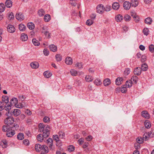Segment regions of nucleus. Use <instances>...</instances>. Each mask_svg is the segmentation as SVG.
I'll return each instance as SVG.
<instances>
[{"instance_id":"obj_55","label":"nucleus","mask_w":154,"mask_h":154,"mask_svg":"<svg viewBox=\"0 0 154 154\" xmlns=\"http://www.w3.org/2000/svg\"><path fill=\"white\" fill-rule=\"evenodd\" d=\"M56 146L58 147H59L61 146L62 145V143L61 142V141L59 140L57 141H56Z\"/></svg>"},{"instance_id":"obj_42","label":"nucleus","mask_w":154,"mask_h":154,"mask_svg":"<svg viewBox=\"0 0 154 154\" xmlns=\"http://www.w3.org/2000/svg\"><path fill=\"white\" fill-rule=\"evenodd\" d=\"M5 7L4 4L1 3L0 4V12H2L4 11Z\"/></svg>"},{"instance_id":"obj_48","label":"nucleus","mask_w":154,"mask_h":154,"mask_svg":"<svg viewBox=\"0 0 154 154\" xmlns=\"http://www.w3.org/2000/svg\"><path fill=\"white\" fill-rule=\"evenodd\" d=\"M44 34L45 35V36L47 38H49L51 37V33L49 32V31H48L47 32H45L44 33Z\"/></svg>"},{"instance_id":"obj_30","label":"nucleus","mask_w":154,"mask_h":154,"mask_svg":"<svg viewBox=\"0 0 154 154\" xmlns=\"http://www.w3.org/2000/svg\"><path fill=\"white\" fill-rule=\"evenodd\" d=\"M152 22V19L150 17L146 18L145 20V22L146 23L150 25Z\"/></svg>"},{"instance_id":"obj_61","label":"nucleus","mask_w":154,"mask_h":154,"mask_svg":"<svg viewBox=\"0 0 154 154\" xmlns=\"http://www.w3.org/2000/svg\"><path fill=\"white\" fill-rule=\"evenodd\" d=\"M43 120L44 122H47L49 121L50 118L48 117L45 116Z\"/></svg>"},{"instance_id":"obj_63","label":"nucleus","mask_w":154,"mask_h":154,"mask_svg":"<svg viewBox=\"0 0 154 154\" xmlns=\"http://www.w3.org/2000/svg\"><path fill=\"white\" fill-rule=\"evenodd\" d=\"M146 60V56L145 55H142L141 57V62H144Z\"/></svg>"},{"instance_id":"obj_45","label":"nucleus","mask_w":154,"mask_h":154,"mask_svg":"<svg viewBox=\"0 0 154 154\" xmlns=\"http://www.w3.org/2000/svg\"><path fill=\"white\" fill-rule=\"evenodd\" d=\"M14 16L13 13L12 12H9L8 14V18L9 20H11L14 19Z\"/></svg>"},{"instance_id":"obj_59","label":"nucleus","mask_w":154,"mask_h":154,"mask_svg":"<svg viewBox=\"0 0 154 154\" xmlns=\"http://www.w3.org/2000/svg\"><path fill=\"white\" fill-rule=\"evenodd\" d=\"M130 72V69L129 68L126 69L124 72L125 74L126 75H128Z\"/></svg>"},{"instance_id":"obj_12","label":"nucleus","mask_w":154,"mask_h":154,"mask_svg":"<svg viewBox=\"0 0 154 154\" xmlns=\"http://www.w3.org/2000/svg\"><path fill=\"white\" fill-rule=\"evenodd\" d=\"M65 62L67 64L71 65L72 63V60L70 57H68L66 58Z\"/></svg>"},{"instance_id":"obj_56","label":"nucleus","mask_w":154,"mask_h":154,"mask_svg":"<svg viewBox=\"0 0 154 154\" xmlns=\"http://www.w3.org/2000/svg\"><path fill=\"white\" fill-rule=\"evenodd\" d=\"M53 139L51 138H49L46 141V143L47 144H49L53 143Z\"/></svg>"},{"instance_id":"obj_41","label":"nucleus","mask_w":154,"mask_h":154,"mask_svg":"<svg viewBox=\"0 0 154 154\" xmlns=\"http://www.w3.org/2000/svg\"><path fill=\"white\" fill-rule=\"evenodd\" d=\"M102 83L101 81L98 79H96L94 82V83L97 86L100 85Z\"/></svg>"},{"instance_id":"obj_46","label":"nucleus","mask_w":154,"mask_h":154,"mask_svg":"<svg viewBox=\"0 0 154 154\" xmlns=\"http://www.w3.org/2000/svg\"><path fill=\"white\" fill-rule=\"evenodd\" d=\"M56 60L57 61H61L62 59V56L60 54H57L55 56Z\"/></svg>"},{"instance_id":"obj_25","label":"nucleus","mask_w":154,"mask_h":154,"mask_svg":"<svg viewBox=\"0 0 154 154\" xmlns=\"http://www.w3.org/2000/svg\"><path fill=\"white\" fill-rule=\"evenodd\" d=\"M130 3L131 5H132V6L134 7H137L138 4L137 0H131Z\"/></svg>"},{"instance_id":"obj_24","label":"nucleus","mask_w":154,"mask_h":154,"mask_svg":"<svg viewBox=\"0 0 154 154\" xmlns=\"http://www.w3.org/2000/svg\"><path fill=\"white\" fill-rule=\"evenodd\" d=\"M49 48L50 50L53 52H55L57 51V47L54 45H50Z\"/></svg>"},{"instance_id":"obj_21","label":"nucleus","mask_w":154,"mask_h":154,"mask_svg":"<svg viewBox=\"0 0 154 154\" xmlns=\"http://www.w3.org/2000/svg\"><path fill=\"white\" fill-rule=\"evenodd\" d=\"M28 39V36L26 34L22 33L20 37V39L23 41H26Z\"/></svg>"},{"instance_id":"obj_60","label":"nucleus","mask_w":154,"mask_h":154,"mask_svg":"<svg viewBox=\"0 0 154 154\" xmlns=\"http://www.w3.org/2000/svg\"><path fill=\"white\" fill-rule=\"evenodd\" d=\"M60 137L63 138L65 136V134L64 132L62 131H60L58 133Z\"/></svg>"},{"instance_id":"obj_26","label":"nucleus","mask_w":154,"mask_h":154,"mask_svg":"<svg viewBox=\"0 0 154 154\" xmlns=\"http://www.w3.org/2000/svg\"><path fill=\"white\" fill-rule=\"evenodd\" d=\"M13 127V126H11L8 125H7L6 126L4 125L2 127V130L3 131L7 132L8 129H9V128H12Z\"/></svg>"},{"instance_id":"obj_20","label":"nucleus","mask_w":154,"mask_h":154,"mask_svg":"<svg viewBox=\"0 0 154 154\" xmlns=\"http://www.w3.org/2000/svg\"><path fill=\"white\" fill-rule=\"evenodd\" d=\"M26 106V104L25 102H23L21 103H19L16 106V107L19 108H22Z\"/></svg>"},{"instance_id":"obj_4","label":"nucleus","mask_w":154,"mask_h":154,"mask_svg":"<svg viewBox=\"0 0 154 154\" xmlns=\"http://www.w3.org/2000/svg\"><path fill=\"white\" fill-rule=\"evenodd\" d=\"M12 128H9L6 133V135L8 137H11L15 134V131L12 130Z\"/></svg>"},{"instance_id":"obj_23","label":"nucleus","mask_w":154,"mask_h":154,"mask_svg":"<svg viewBox=\"0 0 154 154\" xmlns=\"http://www.w3.org/2000/svg\"><path fill=\"white\" fill-rule=\"evenodd\" d=\"M47 137H44L43 136V134H38L37 137V139L38 141L42 142V141L44 138H46Z\"/></svg>"},{"instance_id":"obj_27","label":"nucleus","mask_w":154,"mask_h":154,"mask_svg":"<svg viewBox=\"0 0 154 154\" xmlns=\"http://www.w3.org/2000/svg\"><path fill=\"white\" fill-rule=\"evenodd\" d=\"M5 5L7 8H10L12 6V2L10 0H7L5 2Z\"/></svg>"},{"instance_id":"obj_52","label":"nucleus","mask_w":154,"mask_h":154,"mask_svg":"<svg viewBox=\"0 0 154 154\" xmlns=\"http://www.w3.org/2000/svg\"><path fill=\"white\" fill-rule=\"evenodd\" d=\"M136 141L137 143L140 144L143 142V138H142L138 137L136 139Z\"/></svg>"},{"instance_id":"obj_37","label":"nucleus","mask_w":154,"mask_h":154,"mask_svg":"<svg viewBox=\"0 0 154 154\" xmlns=\"http://www.w3.org/2000/svg\"><path fill=\"white\" fill-rule=\"evenodd\" d=\"M32 41L34 45L35 46H38L40 45V43L36 39H32Z\"/></svg>"},{"instance_id":"obj_51","label":"nucleus","mask_w":154,"mask_h":154,"mask_svg":"<svg viewBox=\"0 0 154 154\" xmlns=\"http://www.w3.org/2000/svg\"><path fill=\"white\" fill-rule=\"evenodd\" d=\"M149 30L147 28H144L143 30V32L144 34L146 35H148L149 33Z\"/></svg>"},{"instance_id":"obj_53","label":"nucleus","mask_w":154,"mask_h":154,"mask_svg":"<svg viewBox=\"0 0 154 154\" xmlns=\"http://www.w3.org/2000/svg\"><path fill=\"white\" fill-rule=\"evenodd\" d=\"M48 27L46 26H44L42 28V33H44L45 32H48Z\"/></svg>"},{"instance_id":"obj_50","label":"nucleus","mask_w":154,"mask_h":154,"mask_svg":"<svg viewBox=\"0 0 154 154\" xmlns=\"http://www.w3.org/2000/svg\"><path fill=\"white\" fill-rule=\"evenodd\" d=\"M93 20L91 19H88L87 20L86 22V24L87 25L90 26L93 23Z\"/></svg>"},{"instance_id":"obj_44","label":"nucleus","mask_w":154,"mask_h":154,"mask_svg":"<svg viewBox=\"0 0 154 154\" xmlns=\"http://www.w3.org/2000/svg\"><path fill=\"white\" fill-rule=\"evenodd\" d=\"M45 12L43 9L39 10L38 12V14L40 16H42L44 15Z\"/></svg>"},{"instance_id":"obj_33","label":"nucleus","mask_w":154,"mask_h":154,"mask_svg":"<svg viewBox=\"0 0 154 154\" xmlns=\"http://www.w3.org/2000/svg\"><path fill=\"white\" fill-rule=\"evenodd\" d=\"M26 27L22 23L19 25V29L21 31H24L25 30Z\"/></svg>"},{"instance_id":"obj_22","label":"nucleus","mask_w":154,"mask_h":154,"mask_svg":"<svg viewBox=\"0 0 154 154\" xmlns=\"http://www.w3.org/2000/svg\"><path fill=\"white\" fill-rule=\"evenodd\" d=\"M132 82L130 80L127 81L125 83V84L124 85V86H126L128 88H130L132 86Z\"/></svg>"},{"instance_id":"obj_8","label":"nucleus","mask_w":154,"mask_h":154,"mask_svg":"<svg viewBox=\"0 0 154 154\" xmlns=\"http://www.w3.org/2000/svg\"><path fill=\"white\" fill-rule=\"evenodd\" d=\"M131 6V4L129 2L125 1L123 4V7L124 9L126 10H129Z\"/></svg>"},{"instance_id":"obj_43","label":"nucleus","mask_w":154,"mask_h":154,"mask_svg":"<svg viewBox=\"0 0 154 154\" xmlns=\"http://www.w3.org/2000/svg\"><path fill=\"white\" fill-rule=\"evenodd\" d=\"M70 72L72 76H75L77 75V71L74 69H71Z\"/></svg>"},{"instance_id":"obj_7","label":"nucleus","mask_w":154,"mask_h":154,"mask_svg":"<svg viewBox=\"0 0 154 154\" xmlns=\"http://www.w3.org/2000/svg\"><path fill=\"white\" fill-rule=\"evenodd\" d=\"M17 19L21 21L24 19V17L23 15L21 13H17L15 15Z\"/></svg>"},{"instance_id":"obj_14","label":"nucleus","mask_w":154,"mask_h":154,"mask_svg":"<svg viewBox=\"0 0 154 154\" xmlns=\"http://www.w3.org/2000/svg\"><path fill=\"white\" fill-rule=\"evenodd\" d=\"M35 148L37 151L42 150L43 148V145L42 146L39 144H37L35 145Z\"/></svg>"},{"instance_id":"obj_10","label":"nucleus","mask_w":154,"mask_h":154,"mask_svg":"<svg viewBox=\"0 0 154 154\" xmlns=\"http://www.w3.org/2000/svg\"><path fill=\"white\" fill-rule=\"evenodd\" d=\"M134 72L135 75H140L141 73V69L140 67H137L135 68Z\"/></svg>"},{"instance_id":"obj_36","label":"nucleus","mask_w":154,"mask_h":154,"mask_svg":"<svg viewBox=\"0 0 154 154\" xmlns=\"http://www.w3.org/2000/svg\"><path fill=\"white\" fill-rule=\"evenodd\" d=\"M121 88V91L123 93H125L127 91V87L126 86H124V85H122Z\"/></svg>"},{"instance_id":"obj_62","label":"nucleus","mask_w":154,"mask_h":154,"mask_svg":"<svg viewBox=\"0 0 154 154\" xmlns=\"http://www.w3.org/2000/svg\"><path fill=\"white\" fill-rule=\"evenodd\" d=\"M147 136L148 137V138H152L153 136V134L152 133V131H150L149 132L147 133Z\"/></svg>"},{"instance_id":"obj_54","label":"nucleus","mask_w":154,"mask_h":154,"mask_svg":"<svg viewBox=\"0 0 154 154\" xmlns=\"http://www.w3.org/2000/svg\"><path fill=\"white\" fill-rule=\"evenodd\" d=\"M75 66L78 69L82 68V64L81 63H77L75 64Z\"/></svg>"},{"instance_id":"obj_5","label":"nucleus","mask_w":154,"mask_h":154,"mask_svg":"<svg viewBox=\"0 0 154 154\" xmlns=\"http://www.w3.org/2000/svg\"><path fill=\"white\" fill-rule=\"evenodd\" d=\"M97 11L99 14H102L104 11L105 8L102 5H98L96 8Z\"/></svg>"},{"instance_id":"obj_47","label":"nucleus","mask_w":154,"mask_h":154,"mask_svg":"<svg viewBox=\"0 0 154 154\" xmlns=\"http://www.w3.org/2000/svg\"><path fill=\"white\" fill-rule=\"evenodd\" d=\"M124 19L125 21H128L131 20V17L129 15L126 14L125 15Z\"/></svg>"},{"instance_id":"obj_34","label":"nucleus","mask_w":154,"mask_h":154,"mask_svg":"<svg viewBox=\"0 0 154 154\" xmlns=\"http://www.w3.org/2000/svg\"><path fill=\"white\" fill-rule=\"evenodd\" d=\"M144 125L145 128L147 129L149 128L151 126L150 123L147 121L145 122Z\"/></svg>"},{"instance_id":"obj_49","label":"nucleus","mask_w":154,"mask_h":154,"mask_svg":"<svg viewBox=\"0 0 154 154\" xmlns=\"http://www.w3.org/2000/svg\"><path fill=\"white\" fill-rule=\"evenodd\" d=\"M149 51L152 53L154 52V45L151 44L149 47Z\"/></svg>"},{"instance_id":"obj_2","label":"nucleus","mask_w":154,"mask_h":154,"mask_svg":"<svg viewBox=\"0 0 154 154\" xmlns=\"http://www.w3.org/2000/svg\"><path fill=\"white\" fill-rule=\"evenodd\" d=\"M18 103V100L16 98H13L10 100V104H6L4 108L6 110L11 109V106H16Z\"/></svg>"},{"instance_id":"obj_11","label":"nucleus","mask_w":154,"mask_h":154,"mask_svg":"<svg viewBox=\"0 0 154 154\" xmlns=\"http://www.w3.org/2000/svg\"><path fill=\"white\" fill-rule=\"evenodd\" d=\"M41 154H46L48 152V147L45 145H43V148L42 149Z\"/></svg>"},{"instance_id":"obj_38","label":"nucleus","mask_w":154,"mask_h":154,"mask_svg":"<svg viewBox=\"0 0 154 154\" xmlns=\"http://www.w3.org/2000/svg\"><path fill=\"white\" fill-rule=\"evenodd\" d=\"M85 79L86 81L88 82H91L93 80V78L91 76L88 75L86 76Z\"/></svg>"},{"instance_id":"obj_40","label":"nucleus","mask_w":154,"mask_h":154,"mask_svg":"<svg viewBox=\"0 0 154 154\" xmlns=\"http://www.w3.org/2000/svg\"><path fill=\"white\" fill-rule=\"evenodd\" d=\"M44 75L45 77L49 78L51 76V74L48 71H45L44 73Z\"/></svg>"},{"instance_id":"obj_15","label":"nucleus","mask_w":154,"mask_h":154,"mask_svg":"<svg viewBox=\"0 0 154 154\" xmlns=\"http://www.w3.org/2000/svg\"><path fill=\"white\" fill-rule=\"evenodd\" d=\"M141 115L143 117L148 119L149 118V115L148 112L146 111H144L142 112Z\"/></svg>"},{"instance_id":"obj_9","label":"nucleus","mask_w":154,"mask_h":154,"mask_svg":"<svg viewBox=\"0 0 154 154\" xmlns=\"http://www.w3.org/2000/svg\"><path fill=\"white\" fill-rule=\"evenodd\" d=\"M7 29L8 31L10 33H13L15 31V29L14 26L11 25L8 26Z\"/></svg>"},{"instance_id":"obj_19","label":"nucleus","mask_w":154,"mask_h":154,"mask_svg":"<svg viewBox=\"0 0 154 154\" xmlns=\"http://www.w3.org/2000/svg\"><path fill=\"white\" fill-rule=\"evenodd\" d=\"M119 3L114 2L112 5V8L113 9L115 10H117L119 7Z\"/></svg>"},{"instance_id":"obj_18","label":"nucleus","mask_w":154,"mask_h":154,"mask_svg":"<svg viewBox=\"0 0 154 154\" xmlns=\"http://www.w3.org/2000/svg\"><path fill=\"white\" fill-rule=\"evenodd\" d=\"M103 83L105 86H107L110 84V80L108 78H106L104 80Z\"/></svg>"},{"instance_id":"obj_28","label":"nucleus","mask_w":154,"mask_h":154,"mask_svg":"<svg viewBox=\"0 0 154 154\" xmlns=\"http://www.w3.org/2000/svg\"><path fill=\"white\" fill-rule=\"evenodd\" d=\"M123 79L122 78H118L116 80V84L117 85H119L122 84L121 82L123 81Z\"/></svg>"},{"instance_id":"obj_31","label":"nucleus","mask_w":154,"mask_h":154,"mask_svg":"<svg viewBox=\"0 0 154 154\" xmlns=\"http://www.w3.org/2000/svg\"><path fill=\"white\" fill-rule=\"evenodd\" d=\"M141 71H146L147 70L148 66L146 63H144L141 66V68H140Z\"/></svg>"},{"instance_id":"obj_16","label":"nucleus","mask_w":154,"mask_h":154,"mask_svg":"<svg viewBox=\"0 0 154 154\" xmlns=\"http://www.w3.org/2000/svg\"><path fill=\"white\" fill-rule=\"evenodd\" d=\"M123 19V16L120 14H118L115 17V20L117 22L121 21Z\"/></svg>"},{"instance_id":"obj_64","label":"nucleus","mask_w":154,"mask_h":154,"mask_svg":"<svg viewBox=\"0 0 154 154\" xmlns=\"http://www.w3.org/2000/svg\"><path fill=\"white\" fill-rule=\"evenodd\" d=\"M4 106L3 102L0 101V111L4 109Z\"/></svg>"},{"instance_id":"obj_6","label":"nucleus","mask_w":154,"mask_h":154,"mask_svg":"<svg viewBox=\"0 0 154 154\" xmlns=\"http://www.w3.org/2000/svg\"><path fill=\"white\" fill-rule=\"evenodd\" d=\"M20 110L18 109H15L12 110L11 113V115H13L15 116H17L21 113Z\"/></svg>"},{"instance_id":"obj_13","label":"nucleus","mask_w":154,"mask_h":154,"mask_svg":"<svg viewBox=\"0 0 154 154\" xmlns=\"http://www.w3.org/2000/svg\"><path fill=\"white\" fill-rule=\"evenodd\" d=\"M30 65L33 69H36L39 66V63L36 62H34L30 63Z\"/></svg>"},{"instance_id":"obj_1","label":"nucleus","mask_w":154,"mask_h":154,"mask_svg":"<svg viewBox=\"0 0 154 154\" xmlns=\"http://www.w3.org/2000/svg\"><path fill=\"white\" fill-rule=\"evenodd\" d=\"M39 131L43 132V136L44 137H48L50 134V126L48 125H45L40 123L38 125Z\"/></svg>"},{"instance_id":"obj_35","label":"nucleus","mask_w":154,"mask_h":154,"mask_svg":"<svg viewBox=\"0 0 154 154\" xmlns=\"http://www.w3.org/2000/svg\"><path fill=\"white\" fill-rule=\"evenodd\" d=\"M2 102L5 103H8L9 102L8 97L7 96H5L4 97H2Z\"/></svg>"},{"instance_id":"obj_39","label":"nucleus","mask_w":154,"mask_h":154,"mask_svg":"<svg viewBox=\"0 0 154 154\" xmlns=\"http://www.w3.org/2000/svg\"><path fill=\"white\" fill-rule=\"evenodd\" d=\"M17 139L20 140H22L24 138V135L22 133H19L17 137Z\"/></svg>"},{"instance_id":"obj_29","label":"nucleus","mask_w":154,"mask_h":154,"mask_svg":"<svg viewBox=\"0 0 154 154\" xmlns=\"http://www.w3.org/2000/svg\"><path fill=\"white\" fill-rule=\"evenodd\" d=\"M51 19V16L49 14H47L45 15L44 19L46 22L49 21Z\"/></svg>"},{"instance_id":"obj_17","label":"nucleus","mask_w":154,"mask_h":154,"mask_svg":"<svg viewBox=\"0 0 154 154\" xmlns=\"http://www.w3.org/2000/svg\"><path fill=\"white\" fill-rule=\"evenodd\" d=\"M138 79H139L136 76H133L130 80L132 82V84L134 83L135 84H136L138 81Z\"/></svg>"},{"instance_id":"obj_32","label":"nucleus","mask_w":154,"mask_h":154,"mask_svg":"<svg viewBox=\"0 0 154 154\" xmlns=\"http://www.w3.org/2000/svg\"><path fill=\"white\" fill-rule=\"evenodd\" d=\"M28 27L30 29L32 30L35 28L34 24L32 22L29 23L27 24Z\"/></svg>"},{"instance_id":"obj_58","label":"nucleus","mask_w":154,"mask_h":154,"mask_svg":"<svg viewBox=\"0 0 154 154\" xmlns=\"http://www.w3.org/2000/svg\"><path fill=\"white\" fill-rule=\"evenodd\" d=\"M147 133H145L144 134L143 136V137L142 138H143V140L146 141V140H148V136L147 135Z\"/></svg>"},{"instance_id":"obj_57","label":"nucleus","mask_w":154,"mask_h":154,"mask_svg":"<svg viewBox=\"0 0 154 154\" xmlns=\"http://www.w3.org/2000/svg\"><path fill=\"white\" fill-rule=\"evenodd\" d=\"M68 149L70 152H73L75 150V147L72 145L70 146L68 148Z\"/></svg>"},{"instance_id":"obj_3","label":"nucleus","mask_w":154,"mask_h":154,"mask_svg":"<svg viewBox=\"0 0 154 154\" xmlns=\"http://www.w3.org/2000/svg\"><path fill=\"white\" fill-rule=\"evenodd\" d=\"M14 122V119L12 117H8L5 120V123L7 125L10 126Z\"/></svg>"}]
</instances>
